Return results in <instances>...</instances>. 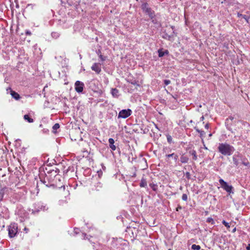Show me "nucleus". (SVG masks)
I'll return each mask as SVG.
<instances>
[{
    "label": "nucleus",
    "instance_id": "f257e3e1",
    "mask_svg": "<svg viewBox=\"0 0 250 250\" xmlns=\"http://www.w3.org/2000/svg\"><path fill=\"white\" fill-rule=\"evenodd\" d=\"M218 148L219 151L224 155H230L234 151L233 147L228 144H220Z\"/></svg>",
    "mask_w": 250,
    "mask_h": 250
},
{
    "label": "nucleus",
    "instance_id": "f03ea898",
    "mask_svg": "<svg viewBox=\"0 0 250 250\" xmlns=\"http://www.w3.org/2000/svg\"><path fill=\"white\" fill-rule=\"evenodd\" d=\"M142 9L143 11L146 14H147L150 18L154 17V12L151 8L148 6L147 3H144L142 5Z\"/></svg>",
    "mask_w": 250,
    "mask_h": 250
},
{
    "label": "nucleus",
    "instance_id": "7ed1b4c3",
    "mask_svg": "<svg viewBox=\"0 0 250 250\" xmlns=\"http://www.w3.org/2000/svg\"><path fill=\"white\" fill-rule=\"evenodd\" d=\"M219 183L221 185V187L225 190L229 194L232 193H233V192L232 191L233 187L229 185L227 182L224 181L223 179H220L219 180Z\"/></svg>",
    "mask_w": 250,
    "mask_h": 250
},
{
    "label": "nucleus",
    "instance_id": "20e7f679",
    "mask_svg": "<svg viewBox=\"0 0 250 250\" xmlns=\"http://www.w3.org/2000/svg\"><path fill=\"white\" fill-rule=\"evenodd\" d=\"M18 227L15 225H11L8 228V234L11 237H14L17 233Z\"/></svg>",
    "mask_w": 250,
    "mask_h": 250
},
{
    "label": "nucleus",
    "instance_id": "39448f33",
    "mask_svg": "<svg viewBox=\"0 0 250 250\" xmlns=\"http://www.w3.org/2000/svg\"><path fill=\"white\" fill-rule=\"evenodd\" d=\"M131 113V110L129 109H123L120 111L118 114V118L125 119L129 117Z\"/></svg>",
    "mask_w": 250,
    "mask_h": 250
},
{
    "label": "nucleus",
    "instance_id": "423d86ee",
    "mask_svg": "<svg viewBox=\"0 0 250 250\" xmlns=\"http://www.w3.org/2000/svg\"><path fill=\"white\" fill-rule=\"evenodd\" d=\"M75 90L77 92L80 93L83 91L84 84L79 81L76 82L75 83Z\"/></svg>",
    "mask_w": 250,
    "mask_h": 250
},
{
    "label": "nucleus",
    "instance_id": "0eeeda50",
    "mask_svg": "<svg viewBox=\"0 0 250 250\" xmlns=\"http://www.w3.org/2000/svg\"><path fill=\"white\" fill-rule=\"evenodd\" d=\"M91 69L99 74L101 71V64L99 63H94L91 67Z\"/></svg>",
    "mask_w": 250,
    "mask_h": 250
},
{
    "label": "nucleus",
    "instance_id": "6e6552de",
    "mask_svg": "<svg viewBox=\"0 0 250 250\" xmlns=\"http://www.w3.org/2000/svg\"><path fill=\"white\" fill-rule=\"evenodd\" d=\"M109 143V147L112 150H115L116 148L115 146L114 145V140L112 138H109L108 140Z\"/></svg>",
    "mask_w": 250,
    "mask_h": 250
},
{
    "label": "nucleus",
    "instance_id": "1a4fd4ad",
    "mask_svg": "<svg viewBox=\"0 0 250 250\" xmlns=\"http://www.w3.org/2000/svg\"><path fill=\"white\" fill-rule=\"evenodd\" d=\"M11 95L12 97L16 100H19L21 98L20 95L18 93L12 90L11 91Z\"/></svg>",
    "mask_w": 250,
    "mask_h": 250
},
{
    "label": "nucleus",
    "instance_id": "9d476101",
    "mask_svg": "<svg viewBox=\"0 0 250 250\" xmlns=\"http://www.w3.org/2000/svg\"><path fill=\"white\" fill-rule=\"evenodd\" d=\"M119 90L116 88H112L111 94L115 98H117L119 96Z\"/></svg>",
    "mask_w": 250,
    "mask_h": 250
},
{
    "label": "nucleus",
    "instance_id": "9b49d317",
    "mask_svg": "<svg viewBox=\"0 0 250 250\" xmlns=\"http://www.w3.org/2000/svg\"><path fill=\"white\" fill-rule=\"evenodd\" d=\"M188 158L187 157L185 156L184 155H182L180 158V161L182 163H188Z\"/></svg>",
    "mask_w": 250,
    "mask_h": 250
},
{
    "label": "nucleus",
    "instance_id": "f8f14e48",
    "mask_svg": "<svg viewBox=\"0 0 250 250\" xmlns=\"http://www.w3.org/2000/svg\"><path fill=\"white\" fill-rule=\"evenodd\" d=\"M23 118L25 120L27 121V122L30 123H33L34 122L33 119L30 118L28 115H24Z\"/></svg>",
    "mask_w": 250,
    "mask_h": 250
},
{
    "label": "nucleus",
    "instance_id": "ddd939ff",
    "mask_svg": "<svg viewBox=\"0 0 250 250\" xmlns=\"http://www.w3.org/2000/svg\"><path fill=\"white\" fill-rule=\"evenodd\" d=\"M147 185V183L146 180L142 179L141 180V183L140 184V186L141 187H146Z\"/></svg>",
    "mask_w": 250,
    "mask_h": 250
},
{
    "label": "nucleus",
    "instance_id": "4468645a",
    "mask_svg": "<svg viewBox=\"0 0 250 250\" xmlns=\"http://www.w3.org/2000/svg\"><path fill=\"white\" fill-rule=\"evenodd\" d=\"M189 153L193 156V159L194 160H196L197 159V156L196 155V152L195 150H192L189 152Z\"/></svg>",
    "mask_w": 250,
    "mask_h": 250
},
{
    "label": "nucleus",
    "instance_id": "2eb2a0df",
    "mask_svg": "<svg viewBox=\"0 0 250 250\" xmlns=\"http://www.w3.org/2000/svg\"><path fill=\"white\" fill-rule=\"evenodd\" d=\"M158 53H159V57H162L164 56L165 54H167L168 51L166 50L165 52L163 51L162 50H158Z\"/></svg>",
    "mask_w": 250,
    "mask_h": 250
},
{
    "label": "nucleus",
    "instance_id": "dca6fc26",
    "mask_svg": "<svg viewBox=\"0 0 250 250\" xmlns=\"http://www.w3.org/2000/svg\"><path fill=\"white\" fill-rule=\"evenodd\" d=\"M191 249L194 250H199L201 249V247L199 245H196L195 244H193L191 246Z\"/></svg>",
    "mask_w": 250,
    "mask_h": 250
},
{
    "label": "nucleus",
    "instance_id": "f3484780",
    "mask_svg": "<svg viewBox=\"0 0 250 250\" xmlns=\"http://www.w3.org/2000/svg\"><path fill=\"white\" fill-rule=\"evenodd\" d=\"M59 170L57 168H56V170L54 169H51L49 170V172L50 173H53V174L56 175L57 173L58 172Z\"/></svg>",
    "mask_w": 250,
    "mask_h": 250
},
{
    "label": "nucleus",
    "instance_id": "a211bd4d",
    "mask_svg": "<svg viewBox=\"0 0 250 250\" xmlns=\"http://www.w3.org/2000/svg\"><path fill=\"white\" fill-rule=\"evenodd\" d=\"M233 162L236 166H238V161L237 159L234 157H233Z\"/></svg>",
    "mask_w": 250,
    "mask_h": 250
},
{
    "label": "nucleus",
    "instance_id": "6ab92c4d",
    "mask_svg": "<svg viewBox=\"0 0 250 250\" xmlns=\"http://www.w3.org/2000/svg\"><path fill=\"white\" fill-rule=\"evenodd\" d=\"M60 127V125L58 123H56L53 126V130H56L57 129H58Z\"/></svg>",
    "mask_w": 250,
    "mask_h": 250
},
{
    "label": "nucleus",
    "instance_id": "aec40b11",
    "mask_svg": "<svg viewBox=\"0 0 250 250\" xmlns=\"http://www.w3.org/2000/svg\"><path fill=\"white\" fill-rule=\"evenodd\" d=\"M182 200L183 201H187V200H188V196H187V195L186 194H183L182 195Z\"/></svg>",
    "mask_w": 250,
    "mask_h": 250
},
{
    "label": "nucleus",
    "instance_id": "412c9836",
    "mask_svg": "<svg viewBox=\"0 0 250 250\" xmlns=\"http://www.w3.org/2000/svg\"><path fill=\"white\" fill-rule=\"evenodd\" d=\"M238 15V17H240H240H242V18H243V19H245L247 21H247V19L246 16H245V15H242V14H240V13H238V15Z\"/></svg>",
    "mask_w": 250,
    "mask_h": 250
},
{
    "label": "nucleus",
    "instance_id": "4be33fe9",
    "mask_svg": "<svg viewBox=\"0 0 250 250\" xmlns=\"http://www.w3.org/2000/svg\"><path fill=\"white\" fill-rule=\"evenodd\" d=\"M207 222L208 223H210L212 224H213L214 223L213 219L211 218H208L207 219Z\"/></svg>",
    "mask_w": 250,
    "mask_h": 250
},
{
    "label": "nucleus",
    "instance_id": "5701e85b",
    "mask_svg": "<svg viewBox=\"0 0 250 250\" xmlns=\"http://www.w3.org/2000/svg\"><path fill=\"white\" fill-rule=\"evenodd\" d=\"M222 223L223 225H224L227 228H229L230 227V226L229 225V223L226 222L225 220H223Z\"/></svg>",
    "mask_w": 250,
    "mask_h": 250
},
{
    "label": "nucleus",
    "instance_id": "b1692460",
    "mask_svg": "<svg viewBox=\"0 0 250 250\" xmlns=\"http://www.w3.org/2000/svg\"><path fill=\"white\" fill-rule=\"evenodd\" d=\"M196 131H197L198 132H199V133H200V135H201V136H202V135H204V134H205V132H204V131L200 130H199V129H197H197H196Z\"/></svg>",
    "mask_w": 250,
    "mask_h": 250
},
{
    "label": "nucleus",
    "instance_id": "393cba45",
    "mask_svg": "<svg viewBox=\"0 0 250 250\" xmlns=\"http://www.w3.org/2000/svg\"><path fill=\"white\" fill-rule=\"evenodd\" d=\"M164 83L165 85H167L170 83V81L168 80H164Z\"/></svg>",
    "mask_w": 250,
    "mask_h": 250
},
{
    "label": "nucleus",
    "instance_id": "a878e982",
    "mask_svg": "<svg viewBox=\"0 0 250 250\" xmlns=\"http://www.w3.org/2000/svg\"><path fill=\"white\" fill-rule=\"evenodd\" d=\"M3 197V192L0 190V201L2 200Z\"/></svg>",
    "mask_w": 250,
    "mask_h": 250
},
{
    "label": "nucleus",
    "instance_id": "bb28decb",
    "mask_svg": "<svg viewBox=\"0 0 250 250\" xmlns=\"http://www.w3.org/2000/svg\"><path fill=\"white\" fill-rule=\"evenodd\" d=\"M167 140L168 142L171 143V141H172V138H171V137L170 136H168L167 137Z\"/></svg>",
    "mask_w": 250,
    "mask_h": 250
},
{
    "label": "nucleus",
    "instance_id": "cd10ccee",
    "mask_svg": "<svg viewBox=\"0 0 250 250\" xmlns=\"http://www.w3.org/2000/svg\"><path fill=\"white\" fill-rule=\"evenodd\" d=\"M174 155V153H173L172 154H167L166 155V156L167 157V158H169V157H172Z\"/></svg>",
    "mask_w": 250,
    "mask_h": 250
},
{
    "label": "nucleus",
    "instance_id": "c85d7f7f",
    "mask_svg": "<svg viewBox=\"0 0 250 250\" xmlns=\"http://www.w3.org/2000/svg\"><path fill=\"white\" fill-rule=\"evenodd\" d=\"M150 187H151L152 189L154 190H156V188H155V185L153 184H150L149 185Z\"/></svg>",
    "mask_w": 250,
    "mask_h": 250
},
{
    "label": "nucleus",
    "instance_id": "c756f323",
    "mask_svg": "<svg viewBox=\"0 0 250 250\" xmlns=\"http://www.w3.org/2000/svg\"><path fill=\"white\" fill-rule=\"evenodd\" d=\"M99 57H100V58H101V60H102V61H104V60H105V57H104L102 55H100L99 56Z\"/></svg>",
    "mask_w": 250,
    "mask_h": 250
},
{
    "label": "nucleus",
    "instance_id": "7c9ffc66",
    "mask_svg": "<svg viewBox=\"0 0 250 250\" xmlns=\"http://www.w3.org/2000/svg\"><path fill=\"white\" fill-rule=\"evenodd\" d=\"M243 164L245 166H248L249 165V163L248 162H243Z\"/></svg>",
    "mask_w": 250,
    "mask_h": 250
},
{
    "label": "nucleus",
    "instance_id": "2f4dec72",
    "mask_svg": "<svg viewBox=\"0 0 250 250\" xmlns=\"http://www.w3.org/2000/svg\"><path fill=\"white\" fill-rule=\"evenodd\" d=\"M173 156H174V160H175V161H176V160H177L178 158V155H175V154H174V155Z\"/></svg>",
    "mask_w": 250,
    "mask_h": 250
},
{
    "label": "nucleus",
    "instance_id": "473e14b6",
    "mask_svg": "<svg viewBox=\"0 0 250 250\" xmlns=\"http://www.w3.org/2000/svg\"><path fill=\"white\" fill-rule=\"evenodd\" d=\"M186 176H187V177L188 178H189V176H190V173H189V172H187L186 173Z\"/></svg>",
    "mask_w": 250,
    "mask_h": 250
},
{
    "label": "nucleus",
    "instance_id": "72a5a7b5",
    "mask_svg": "<svg viewBox=\"0 0 250 250\" xmlns=\"http://www.w3.org/2000/svg\"><path fill=\"white\" fill-rule=\"evenodd\" d=\"M31 32H30V31H26V35H31Z\"/></svg>",
    "mask_w": 250,
    "mask_h": 250
},
{
    "label": "nucleus",
    "instance_id": "f704fd0d",
    "mask_svg": "<svg viewBox=\"0 0 250 250\" xmlns=\"http://www.w3.org/2000/svg\"><path fill=\"white\" fill-rule=\"evenodd\" d=\"M205 128H207V129H208L209 128V125L208 124H207L205 125Z\"/></svg>",
    "mask_w": 250,
    "mask_h": 250
},
{
    "label": "nucleus",
    "instance_id": "c9c22d12",
    "mask_svg": "<svg viewBox=\"0 0 250 250\" xmlns=\"http://www.w3.org/2000/svg\"><path fill=\"white\" fill-rule=\"evenodd\" d=\"M247 250H250V244L248 245V247H247Z\"/></svg>",
    "mask_w": 250,
    "mask_h": 250
},
{
    "label": "nucleus",
    "instance_id": "e433bc0d",
    "mask_svg": "<svg viewBox=\"0 0 250 250\" xmlns=\"http://www.w3.org/2000/svg\"><path fill=\"white\" fill-rule=\"evenodd\" d=\"M229 119L232 121L233 119V118L232 117H230L229 119H227V120H229Z\"/></svg>",
    "mask_w": 250,
    "mask_h": 250
},
{
    "label": "nucleus",
    "instance_id": "4c0bfd02",
    "mask_svg": "<svg viewBox=\"0 0 250 250\" xmlns=\"http://www.w3.org/2000/svg\"><path fill=\"white\" fill-rule=\"evenodd\" d=\"M204 119V117L203 116H202L201 117V121H203Z\"/></svg>",
    "mask_w": 250,
    "mask_h": 250
},
{
    "label": "nucleus",
    "instance_id": "58836bf2",
    "mask_svg": "<svg viewBox=\"0 0 250 250\" xmlns=\"http://www.w3.org/2000/svg\"><path fill=\"white\" fill-rule=\"evenodd\" d=\"M235 231H236V228L233 229L232 230V232H235Z\"/></svg>",
    "mask_w": 250,
    "mask_h": 250
},
{
    "label": "nucleus",
    "instance_id": "ea45409f",
    "mask_svg": "<svg viewBox=\"0 0 250 250\" xmlns=\"http://www.w3.org/2000/svg\"><path fill=\"white\" fill-rule=\"evenodd\" d=\"M74 230H75V233H77V231H76V229H75Z\"/></svg>",
    "mask_w": 250,
    "mask_h": 250
},
{
    "label": "nucleus",
    "instance_id": "a19ab883",
    "mask_svg": "<svg viewBox=\"0 0 250 250\" xmlns=\"http://www.w3.org/2000/svg\"><path fill=\"white\" fill-rule=\"evenodd\" d=\"M64 189H65V187L64 186L63 187V189L64 190Z\"/></svg>",
    "mask_w": 250,
    "mask_h": 250
},
{
    "label": "nucleus",
    "instance_id": "79ce46f5",
    "mask_svg": "<svg viewBox=\"0 0 250 250\" xmlns=\"http://www.w3.org/2000/svg\"><path fill=\"white\" fill-rule=\"evenodd\" d=\"M24 230H28V229H27L26 228H25V229H24Z\"/></svg>",
    "mask_w": 250,
    "mask_h": 250
},
{
    "label": "nucleus",
    "instance_id": "37998d69",
    "mask_svg": "<svg viewBox=\"0 0 250 250\" xmlns=\"http://www.w3.org/2000/svg\"><path fill=\"white\" fill-rule=\"evenodd\" d=\"M168 250H171V249H168Z\"/></svg>",
    "mask_w": 250,
    "mask_h": 250
}]
</instances>
